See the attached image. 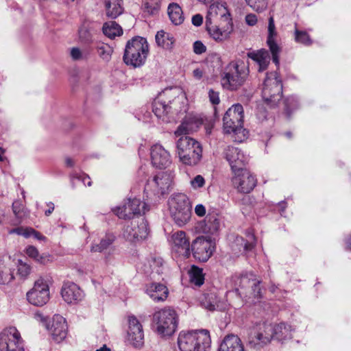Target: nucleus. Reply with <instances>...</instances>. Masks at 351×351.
Instances as JSON below:
<instances>
[{"label": "nucleus", "mask_w": 351, "mask_h": 351, "mask_svg": "<svg viewBox=\"0 0 351 351\" xmlns=\"http://www.w3.org/2000/svg\"><path fill=\"white\" fill-rule=\"evenodd\" d=\"M237 284H239V287L236 288L237 291H239L240 295H249L250 297L254 298H261V289L260 287L261 280L256 278L255 276L252 274L242 275L238 278Z\"/></svg>", "instance_id": "obj_14"}, {"label": "nucleus", "mask_w": 351, "mask_h": 351, "mask_svg": "<svg viewBox=\"0 0 351 351\" xmlns=\"http://www.w3.org/2000/svg\"><path fill=\"white\" fill-rule=\"evenodd\" d=\"M70 56L73 60L78 61L88 58V54L79 47H72L70 49Z\"/></svg>", "instance_id": "obj_48"}, {"label": "nucleus", "mask_w": 351, "mask_h": 351, "mask_svg": "<svg viewBox=\"0 0 351 351\" xmlns=\"http://www.w3.org/2000/svg\"><path fill=\"white\" fill-rule=\"evenodd\" d=\"M176 153L182 163L195 166L201 160L202 147L198 141L191 137L179 136L176 141Z\"/></svg>", "instance_id": "obj_5"}, {"label": "nucleus", "mask_w": 351, "mask_h": 351, "mask_svg": "<svg viewBox=\"0 0 351 351\" xmlns=\"http://www.w3.org/2000/svg\"><path fill=\"white\" fill-rule=\"evenodd\" d=\"M99 56L104 60L108 62L111 59L113 49L109 45L99 43L96 47Z\"/></svg>", "instance_id": "obj_41"}, {"label": "nucleus", "mask_w": 351, "mask_h": 351, "mask_svg": "<svg viewBox=\"0 0 351 351\" xmlns=\"http://www.w3.org/2000/svg\"><path fill=\"white\" fill-rule=\"evenodd\" d=\"M149 54V45L146 38L135 36L125 45L123 60L128 66L138 68L143 66Z\"/></svg>", "instance_id": "obj_4"}, {"label": "nucleus", "mask_w": 351, "mask_h": 351, "mask_svg": "<svg viewBox=\"0 0 351 351\" xmlns=\"http://www.w3.org/2000/svg\"><path fill=\"white\" fill-rule=\"evenodd\" d=\"M282 85L277 73L267 74L263 82L262 97L270 106H275L282 98Z\"/></svg>", "instance_id": "obj_10"}, {"label": "nucleus", "mask_w": 351, "mask_h": 351, "mask_svg": "<svg viewBox=\"0 0 351 351\" xmlns=\"http://www.w3.org/2000/svg\"><path fill=\"white\" fill-rule=\"evenodd\" d=\"M173 178L174 175L171 171L159 172L152 179L147 180L145 191L158 197L168 194L172 189Z\"/></svg>", "instance_id": "obj_11"}, {"label": "nucleus", "mask_w": 351, "mask_h": 351, "mask_svg": "<svg viewBox=\"0 0 351 351\" xmlns=\"http://www.w3.org/2000/svg\"><path fill=\"white\" fill-rule=\"evenodd\" d=\"M34 229L32 228H23V235L25 238H29L33 235Z\"/></svg>", "instance_id": "obj_61"}, {"label": "nucleus", "mask_w": 351, "mask_h": 351, "mask_svg": "<svg viewBox=\"0 0 351 351\" xmlns=\"http://www.w3.org/2000/svg\"><path fill=\"white\" fill-rule=\"evenodd\" d=\"M167 12L171 21L178 25L183 23L184 17L181 7L176 3L169 5Z\"/></svg>", "instance_id": "obj_36"}, {"label": "nucleus", "mask_w": 351, "mask_h": 351, "mask_svg": "<svg viewBox=\"0 0 351 351\" xmlns=\"http://www.w3.org/2000/svg\"><path fill=\"white\" fill-rule=\"evenodd\" d=\"M247 56L258 64V71L260 72L267 68L271 60L268 51L265 49L248 53Z\"/></svg>", "instance_id": "obj_34"}, {"label": "nucleus", "mask_w": 351, "mask_h": 351, "mask_svg": "<svg viewBox=\"0 0 351 351\" xmlns=\"http://www.w3.org/2000/svg\"><path fill=\"white\" fill-rule=\"evenodd\" d=\"M152 322L160 335L170 336L177 328V314L173 309L165 308L153 314Z\"/></svg>", "instance_id": "obj_8"}, {"label": "nucleus", "mask_w": 351, "mask_h": 351, "mask_svg": "<svg viewBox=\"0 0 351 351\" xmlns=\"http://www.w3.org/2000/svg\"><path fill=\"white\" fill-rule=\"evenodd\" d=\"M71 178L72 180L77 179L79 180H81L85 186H90L92 184L90 178H89V176L86 175H80L77 173H73L71 175Z\"/></svg>", "instance_id": "obj_52"}, {"label": "nucleus", "mask_w": 351, "mask_h": 351, "mask_svg": "<svg viewBox=\"0 0 351 351\" xmlns=\"http://www.w3.org/2000/svg\"><path fill=\"white\" fill-rule=\"evenodd\" d=\"M0 351H24L21 334L15 327L5 328L0 333Z\"/></svg>", "instance_id": "obj_13"}, {"label": "nucleus", "mask_w": 351, "mask_h": 351, "mask_svg": "<svg viewBox=\"0 0 351 351\" xmlns=\"http://www.w3.org/2000/svg\"><path fill=\"white\" fill-rule=\"evenodd\" d=\"M186 100L185 93L179 87H171L162 90L153 102V112L159 119L167 121L166 117L171 112L182 110Z\"/></svg>", "instance_id": "obj_1"}, {"label": "nucleus", "mask_w": 351, "mask_h": 351, "mask_svg": "<svg viewBox=\"0 0 351 351\" xmlns=\"http://www.w3.org/2000/svg\"><path fill=\"white\" fill-rule=\"evenodd\" d=\"M32 237H34L35 239L39 241H45L47 240V238L45 236L35 230H34L33 235Z\"/></svg>", "instance_id": "obj_62"}, {"label": "nucleus", "mask_w": 351, "mask_h": 351, "mask_svg": "<svg viewBox=\"0 0 351 351\" xmlns=\"http://www.w3.org/2000/svg\"><path fill=\"white\" fill-rule=\"evenodd\" d=\"M168 241L173 252L184 258L189 257L191 254L190 241L184 231L178 230L172 232Z\"/></svg>", "instance_id": "obj_17"}, {"label": "nucleus", "mask_w": 351, "mask_h": 351, "mask_svg": "<svg viewBox=\"0 0 351 351\" xmlns=\"http://www.w3.org/2000/svg\"><path fill=\"white\" fill-rule=\"evenodd\" d=\"M32 271L31 266L21 260L18 262L17 265V272L19 276L22 278H27V276L30 274Z\"/></svg>", "instance_id": "obj_46"}, {"label": "nucleus", "mask_w": 351, "mask_h": 351, "mask_svg": "<svg viewBox=\"0 0 351 351\" xmlns=\"http://www.w3.org/2000/svg\"><path fill=\"white\" fill-rule=\"evenodd\" d=\"M190 184L193 189L202 188L205 184V179L201 175H197L190 181Z\"/></svg>", "instance_id": "obj_50"}, {"label": "nucleus", "mask_w": 351, "mask_h": 351, "mask_svg": "<svg viewBox=\"0 0 351 351\" xmlns=\"http://www.w3.org/2000/svg\"><path fill=\"white\" fill-rule=\"evenodd\" d=\"M35 261L40 264L45 265L52 261V257L51 255L47 253L42 254H38V256Z\"/></svg>", "instance_id": "obj_53"}, {"label": "nucleus", "mask_w": 351, "mask_h": 351, "mask_svg": "<svg viewBox=\"0 0 351 351\" xmlns=\"http://www.w3.org/2000/svg\"><path fill=\"white\" fill-rule=\"evenodd\" d=\"M223 156L229 163L233 173L242 170L249 161V156L241 149L231 145L224 148Z\"/></svg>", "instance_id": "obj_15"}, {"label": "nucleus", "mask_w": 351, "mask_h": 351, "mask_svg": "<svg viewBox=\"0 0 351 351\" xmlns=\"http://www.w3.org/2000/svg\"><path fill=\"white\" fill-rule=\"evenodd\" d=\"M47 205L49 208L45 210V214L46 216H49L54 210V204L52 202H48Z\"/></svg>", "instance_id": "obj_63"}, {"label": "nucleus", "mask_w": 351, "mask_h": 351, "mask_svg": "<svg viewBox=\"0 0 351 351\" xmlns=\"http://www.w3.org/2000/svg\"><path fill=\"white\" fill-rule=\"evenodd\" d=\"M297 103H298L297 100L293 97H289L286 99V101H285V105L286 111L287 112V113H289L290 108H297V106H298Z\"/></svg>", "instance_id": "obj_56"}, {"label": "nucleus", "mask_w": 351, "mask_h": 351, "mask_svg": "<svg viewBox=\"0 0 351 351\" xmlns=\"http://www.w3.org/2000/svg\"><path fill=\"white\" fill-rule=\"evenodd\" d=\"M14 266L10 256L0 258V285H8L14 280Z\"/></svg>", "instance_id": "obj_25"}, {"label": "nucleus", "mask_w": 351, "mask_h": 351, "mask_svg": "<svg viewBox=\"0 0 351 351\" xmlns=\"http://www.w3.org/2000/svg\"><path fill=\"white\" fill-rule=\"evenodd\" d=\"M232 182L235 189L240 193H248L256 186L257 180L247 170H242L234 173Z\"/></svg>", "instance_id": "obj_18"}, {"label": "nucleus", "mask_w": 351, "mask_h": 351, "mask_svg": "<svg viewBox=\"0 0 351 351\" xmlns=\"http://www.w3.org/2000/svg\"><path fill=\"white\" fill-rule=\"evenodd\" d=\"M211 339L207 330H194L181 332L178 337L180 351H209Z\"/></svg>", "instance_id": "obj_2"}, {"label": "nucleus", "mask_w": 351, "mask_h": 351, "mask_svg": "<svg viewBox=\"0 0 351 351\" xmlns=\"http://www.w3.org/2000/svg\"><path fill=\"white\" fill-rule=\"evenodd\" d=\"M202 23L203 16L201 14H197L192 17V23L195 26H200L202 24Z\"/></svg>", "instance_id": "obj_60"}, {"label": "nucleus", "mask_w": 351, "mask_h": 351, "mask_svg": "<svg viewBox=\"0 0 351 351\" xmlns=\"http://www.w3.org/2000/svg\"><path fill=\"white\" fill-rule=\"evenodd\" d=\"M106 14L108 18L116 19L123 14V0H103Z\"/></svg>", "instance_id": "obj_33"}, {"label": "nucleus", "mask_w": 351, "mask_h": 351, "mask_svg": "<svg viewBox=\"0 0 351 351\" xmlns=\"http://www.w3.org/2000/svg\"><path fill=\"white\" fill-rule=\"evenodd\" d=\"M169 213L174 223L179 227L185 226L191 217V204L183 193L173 195L169 200Z\"/></svg>", "instance_id": "obj_7"}, {"label": "nucleus", "mask_w": 351, "mask_h": 351, "mask_svg": "<svg viewBox=\"0 0 351 351\" xmlns=\"http://www.w3.org/2000/svg\"><path fill=\"white\" fill-rule=\"evenodd\" d=\"M208 97L210 101L215 105L219 104L220 102L219 99V93L217 91H215L213 89H210L208 91Z\"/></svg>", "instance_id": "obj_55"}, {"label": "nucleus", "mask_w": 351, "mask_h": 351, "mask_svg": "<svg viewBox=\"0 0 351 351\" xmlns=\"http://www.w3.org/2000/svg\"><path fill=\"white\" fill-rule=\"evenodd\" d=\"M211 23L232 25L230 14L226 3L215 2L210 5L206 16V24Z\"/></svg>", "instance_id": "obj_16"}, {"label": "nucleus", "mask_w": 351, "mask_h": 351, "mask_svg": "<svg viewBox=\"0 0 351 351\" xmlns=\"http://www.w3.org/2000/svg\"><path fill=\"white\" fill-rule=\"evenodd\" d=\"M79 38L81 42L90 43L92 40V34L89 27L84 24L78 30Z\"/></svg>", "instance_id": "obj_45"}, {"label": "nucleus", "mask_w": 351, "mask_h": 351, "mask_svg": "<svg viewBox=\"0 0 351 351\" xmlns=\"http://www.w3.org/2000/svg\"><path fill=\"white\" fill-rule=\"evenodd\" d=\"M12 210L15 217L19 220V223L27 215L24 206L19 200H16L12 203Z\"/></svg>", "instance_id": "obj_44"}, {"label": "nucleus", "mask_w": 351, "mask_h": 351, "mask_svg": "<svg viewBox=\"0 0 351 351\" xmlns=\"http://www.w3.org/2000/svg\"><path fill=\"white\" fill-rule=\"evenodd\" d=\"M274 339L273 324L263 322L257 325L254 330V340L257 344H267Z\"/></svg>", "instance_id": "obj_26"}, {"label": "nucleus", "mask_w": 351, "mask_h": 351, "mask_svg": "<svg viewBox=\"0 0 351 351\" xmlns=\"http://www.w3.org/2000/svg\"><path fill=\"white\" fill-rule=\"evenodd\" d=\"M149 234V228L147 220L144 217L132 218L124 228L123 235L131 242H136L145 239Z\"/></svg>", "instance_id": "obj_12"}, {"label": "nucleus", "mask_w": 351, "mask_h": 351, "mask_svg": "<svg viewBox=\"0 0 351 351\" xmlns=\"http://www.w3.org/2000/svg\"><path fill=\"white\" fill-rule=\"evenodd\" d=\"M64 162H65V165L67 167H73L75 164V160L70 157H66Z\"/></svg>", "instance_id": "obj_64"}, {"label": "nucleus", "mask_w": 351, "mask_h": 351, "mask_svg": "<svg viewBox=\"0 0 351 351\" xmlns=\"http://www.w3.org/2000/svg\"><path fill=\"white\" fill-rule=\"evenodd\" d=\"M161 6V0H143L141 9L147 16H154L158 14Z\"/></svg>", "instance_id": "obj_37"}, {"label": "nucleus", "mask_w": 351, "mask_h": 351, "mask_svg": "<svg viewBox=\"0 0 351 351\" xmlns=\"http://www.w3.org/2000/svg\"><path fill=\"white\" fill-rule=\"evenodd\" d=\"M191 249L195 259L206 262L213 254L214 246L210 240L198 237L193 241Z\"/></svg>", "instance_id": "obj_21"}, {"label": "nucleus", "mask_w": 351, "mask_h": 351, "mask_svg": "<svg viewBox=\"0 0 351 351\" xmlns=\"http://www.w3.org/2000/svg\"><path fill=\"white\" fill-rule=\"evenodd\" d=\"M52 282L50 276H40L34 282V287L27 293L28 302L36 306H43L49 300V285Z\"/></svg>", "instance_id": "obj_9"}, {"label": "nucleus", "mask_w": 351, "mask_h": 351, "mask_svg": "<svg viewBox=\"0 0 351 351\" xmlns=\"http://www.w3.org/2000/svg\"><path fill=\"white\" fill-rule=\"evenodd\" d=\"M274 329V339L278 341L284 342L287 340H290L293 337V332L294 329L291 326L281 322L273 325Z\"/></svg>", "instance_id": "obj_30"}, {"label": "nucleus", "mask_w": 351, "mask_h": 351, "mask_svg": "<svg viewBox=\"0 0 351 351\" xmlns=\"http://www.w3.org/2000/svg\"><path fill=\"white\" fill-rule=\"evenodd\" d=\"M103 33L110 38H114L123 34L121 26L115 21H108L103 25Z\"/></svg>", "instance_id": "obj_38"}, {"label": "nucleus", "mask_w": 351, "mask_h": 351, "mask_svg": "<svg viewBox=\"0 0 351 351\" xmlns=\"http://www.w3.org/2000/svg\"><path fill=\"white\" fill-rule=\"evenodd\" d=\"M113 241L112 237L106 236L99 244H93L90 251L92 252H102L112 243Z\"/></svg>", "instance_id": "obj_42"}, {"label": "nucleus", "mask_w": 351, "mask_h": 351, "mask_svg": "<svg viewBox=\"0 0 351 351\" xmlns=\"http://www.w3.org/2000/svg\"><path fill=\"white\" fill-rule=\"evenodd\" d=\"M128 341L134 348H141L144 344V333L142 325L134 315L128 317Z\"/></svg>", "instance_id": "obj_19"}, {"label": "nucleus", "mask_w": 351, "mask_h": 351, "mask_svg": "<svg viewBox=\"0 0 351 351\" xmlns=\"http://www.w3.org/2000/svg\"><path fill=\"white\" fill-rule=\"evenodd\" d=\"M247 240L243 243V248L245 251L251 250L256 243L255 237L251 231L247 232Z\"/></svg>", "instance_id": "obj_51"}, {"label": "nucleus", "mask_w": 351, "mask_h": 351, "mask_svg": "<svg viewBox=\"0 0 351 351\" xmlns=\"http://www.w3.org/2000/svg\"><path fill=\"white\" fill-rule=\"evenodd\" d=\"M147 293L156 302L164 301L168 296V289L160 283H152L146 289Z\"/></svg>", "instance_id": "obj_32"}, {"label": "nucleus", "mask_w": 351, "mask_h": 351, "mask_svg": "<svg viewBox=\"0 0 351 351\" xmlns=\"http://www.w3.org/2000/svg\"><path fill=\"white\" fill-rule=\"evenodd\" d=\"M150 154L152 163L156 167H166L171 163L169 153L159 144L154 145L152 147Z\"/></svg>", "instance_id": "obj_23"}, {"label": "nucleus", "mask_w": 351, "mask_h": 351, "mask_svg": "<svg viewBox=\"0 0 351 351\" xmlns=\"http://www.w3.org/2000/svg\"><path fill=\"white\" fill-rule=\"evenodd\" d=\"M206 47L201 41H195L193 44V51L196 54H202L206 51Z\"/></svg>", "instance_id": "obj_57"}, {"label": "nucleus", "mask_w": 351, "mask_h": 351, "mask_svg": "<svg viewBox=\"0 0 351 351\" xmlns=\"http://www.w3.org/2000/svg\"><path fill=\"white\" fill-rule=\"evenodd\" d=\"M220 221L215 214H209L198 223L197 228L204 234H215L219 230Z\"/></svg>", "instance_id": "obj_29"}, {"label": "nucleus", "mask_w": 351, "mask_h": 351, "mask_svg": "<svg viewBox=\"0 0 351 351\" xmlns=\"http://www.w3.org/2000/svg\"><path fill=\"white\" fill-rule=\"evenodd\" d=\"M246 3L255 11L262 12L267 8V0H245Z\"/></svg>", "instance_id": "obj_47"}, {"label": "nucleus", "mask_w": 351, "mask_h": 351, "mask_svg": "<svg viewBox=\"0 0 351 351\" xmlns=\"http://www.w3.org/2000/svg\"><path fill=\"white\" fill-rule=\"evenodd\" d=\"M25 253L29 257L36 260L38 256L39 252L36 247L33 245H29L25 249Z\"/></svg>", "instance_id": "obj_54"}, {"label": "nucleus", "mask_w": 351, "mask_h": 351, "mask_svg": "<svg viewBox=\"0 0 351 351\" xmlns=\"http://www.w3.org/2000/svg\"><path fill=\"white\" fill-rule=\"evenodd\" d=\"M245 22L247 25L253 26L257 23V17L254 14H249L245 16Z\"/></svg>", "instance_id": "obj_58"}, {"label": "nucleus", "mask_w": 351, "mask_h": 351, "mask_svg": "<svg viewBox=\"0 0 351 351\" xmlns=\"http://www.w3.org/2000/svg\"><path fill=\"white\" fill-rule=\"evenodd\" d=\"M61 295L63 300L68 304H74L82 300V290L75 283L67 282L64 283Z\"/></svg>", "instance_id": "obj_24"}, {"label": "nucleus", "mask_w": 351, "mask_h": 351, "mask_svg": "<svg viewBox=\"0 0 351 351\" xmlns=\"http://www.w3.org/2000/svg\"><path fill=\"white\" fill-rule=\"evenodd\" d=\"M243 108L240 104L230 107L223 118V128L226 134H232L237 142H243L247 135V132L243 127Z\"/></svg>", "instance_id": "obj_3"}, {"label": "nucleus", "mask_w": 351, "mask_h": 351, "mask_svg": "<svg viewBox=\"0 0 351 351\" xmlns=\"http://www.w3.org/2000/svg\"><path fill=\"white\" fill-rule=\"evenodd\" d=\"M137 208H132L130 206V199H128L123 206H117L112 209V211L120 219L134 218L136 215Z\"/></svg>", "instance_id": "obj_35"}, {"label": "nucleus", "mask_w": 351, "mask_h": 351, "mask_svg": "<svg viewBox=\"0 0 351 351\" xmlns=\"http://www.w3.org/2000/svg\"><path fill=\"white\" fill-rule=\"evenodd\" d=\"M278 32L275 25L274 19L271 16L268 19L267 36L266 43L272 56L273 62L279 65V55L281 48L277 43Z\"/></svg>", "instance_id": "obj_20"}, {"label": "nucleus", "mask_w": 351, "mask_h": 351, "mask_svg": "<svg viewBox=\"0 0 351 351\" xmlns=\"http://www.w3.org/2000/svg\"><path fill=\"white\" fill-rule=\"evenodd\" d=\"M130 206L132 208H137L138 212H136V215L145 214L146 210H147L146 204L137 198L130 199Z\"/></svg>", "instance_id": "obj_49"}, {"label": "nucleus", "mask_w": 351, "mask_h": 351, "mask_svg": "<svg viewBox=\"0 0 351 351\" xmlns=\"http://www.w3.org/2000/svg\"><path fill=\"white\" fill-rule=\"evenodd\" d=\"M49 330L53 339L57 343L61 342L67 335V324L65 319L61 315H55Z\"/></svg>", "instance_id": "obj_22"}, {"label": "nucleus", "mask_w": 351, "mask_h": 351, "mask_svg": "<svg viewBox=\"0 0 351 351\" xmlns=\"http://www.w3.org/2000/svg\"><path fill=\"white\" fill-rule=\"evenodd\" d=\"M248 74V68L243 61H232L225 67L221 74V85L228 90H237L244 84Z\"/></svg>", "instance_id": "obj_6"}, {"label": "nucleus", "mask_w": 351, "mask_h": 351, "mask_svg": "<svg viewBox=\"0 0 351 351\" xmlns=\"http://www.w3.org/2000/svg\"><path fill=\"white\" fill-rule=\"evenodd\" d=\"M190 281L196 286L200 287L204 284V276L201 268L193 265L189 271Z\"/></svg>", "instance_id": "obj_40"}, {"label": "nucleus", "mask_w": 351, "mask_h": 351, "mask_svg": "<svg viewBox=\"0 0 351 351\" xmlns=\"http://www.w3.org/2000/svg\"><path fill=\"white\" fill-rule=\"evenodd\" d=\"M294 40L298 43L304 45H310L312 44V40L308 34L305 31L299 30L297 28H295L294 30Z\"/></svg>", "instance_id": "obj_43"}, {"label": "nucleus", "mask_w": 351, "mask_h": 351, "mask_svg": "<svg viewBox=\"0 0 351 351\" xmlns=\"http://www.w3.org/2000/svg\"><path fill=\"white\" fill-rule=\"evenodd\" d=\"M195 213L198 216V217H203L206 214V208L205 206L202 204H199L195 206Z\"/></svg>", "instance_id": "obj_59"}, {"label": "nucleus", "mask_w": 351, "mask_h": 351, "mask_svg": "<svg viewBox=\"0 0 351 351\" xmlns=\"http://www.w3.org/2000/svg\"><path fill=\"white\" fill-rule=\"evenodd\" d=\"M206 30L209 35L216 41L221 42L229 36L232 25L220 23L206 24Z\"/></svg>", "instance_id": "obj_27"}, {"label": "nucleus", "mask_w": 351, "mask_h": 351, "mask_svg": "<svg viewBox=\"0 0 351 351\" xmlns=\"http://www.w3.org/2000/svg\"><path fill=\"white\" fill-rule=\"evenodd\" d=\"M155 38L157 45L163 49H169L174 43L173 37L162 30L157 32Z\"/></svg>", "instance_id": "obj_39"}, {"label": "nucleus", "mask_w": 351, "mask_h": 351, "mask_svg": "<svg viewBox=\"0 0 351 351\" xmlns=\"http://www.w3.org/2000/svg\"><path fill=\"white\" fill-rule=\"evenodd\" d=\"M219 351H244V347L238 336L229 335L224 337Z\"/></svg>", "instance_id": "obj_31"}, {"label": "nucleus", "mask_w": 351, "mask_h": 351, "mask_svg": "<svg viewBox=\"0 0 351 351\" xmlns=\"http://www.w3.org/2000/svg\"><path fill=\"white\" fill-rule=\"evenodd\" d=\"M202 124V121L198 118L195 117H187L178 126L174 134L176 137L186 136V134L196 131Z\"/></svg>", "instance_id": "obj_28"}]
</instances>
